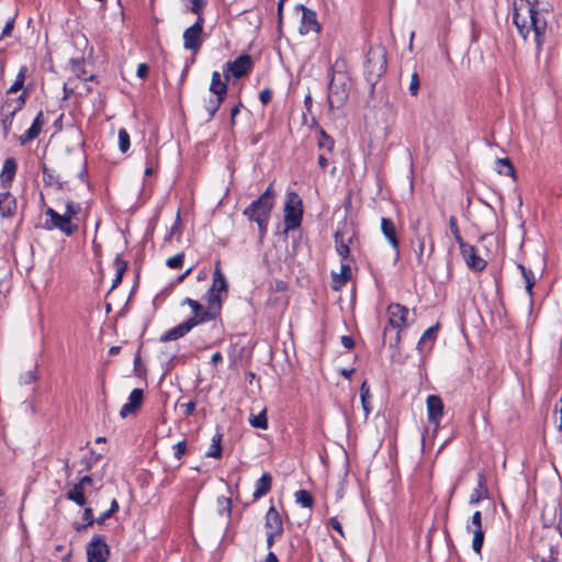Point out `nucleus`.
<instances>
[{
  "label": "nucleus",
  "mask_w": 562,
  "mask_h": 562,
  "mask_svg": "<svg viewBox=\"0 0 562 562\" xmlns=\"http://www.w3.org/2000/svg\"><path fill=\"white\" fill-rule=\"evenodd\" d=\"M513 21L519 34L527 40L532 37L537 49L540 50L546 40L547 20L530 0H518L514 4Z\"/></svg>",
  "instance_id": "nucleus-1"
},
{
  "label": "nucleus",
  "mask_w": 562,
  "mask_h": 562,
  "mask_svg": "<svg viewBox=\"0 0 562 562\" xmlns=\"http://www.w3.org/2000/svg\"><path fill=\"white\" fill-rule=\"evenodd\" d=\"M228 295V282L222 271L221 262L216 261L213 272V281L203 299L206 303L204 317L200 321L216 319L222 311L223 301Z\"/></svg>",
  "instance_id": "nucleus-2"
},
{
  "label": "nucleus",
  "mask_w": 562,
  "mask_h": 562,
  "mask_svg": "<svg viewBox=\"0 0 562 562\" xmlns=\"http://www.w3.org/2000/svg\"><path fill=\"white\" fill-rule=\"evenodd\" d=\"M80 211V204L71 200L66 202L65 212L61 214L55 209L47 206L44 213L48 218L43 227L47 231L58 229L66 236H72L79 229L78 214Z\"/></svg>",
  "instance_id": "nucleus-3"
},
{
  "label": "nucleus",
  "mask_w": 562,
  "mask_h": 562,
  "mask_svg": "<svg viewBox=\"0 0 562 562\" xmlns=\"http://www.w3.org/2000/svg\"><path fill=\"white\" fill-rule=\"evenodd\" d=\"M274 191L272 183L268 186L265 192L247 206L243 214L249 220L258 224L260 238L267 234L270 213L274 204Z\"/></svg>",
  "instance_id": "nucleus-4"
},
{
  "label": "nucleus",
  "mask_w": 562,
  "mask_h": 562,
  "mask_svg": "<svg viewBox=\"0 0 562 562\" xmlns=\"http://www.w3.org/2000/svg\"><path fill=\"white\" fill-rule=\"evenodd\" d=\"M350 86V77L347 72L331 70L327 95L330 109H340L344 106L349 97Z\"/></svg>",
  "instance_id": "nucleus-5"
},
{
  "label": "nucleus",
  "mask_w": 562,
  "mask_h": 562,
  "mask_svg": "<svg viewBox=\"0 0 562 562\" xmlns=\"http://www.w3.org/2000/svg\"><path fill=\"white\" fill-rule=\"evenodd\" d=\"M386 70V53L383 47L370 48L367 56L366 72L370 81H376Z\"/></svg>",
  "instance_id": "nucleus-6"
},
{
  "label": "nucleus",
  "mask_w": 562,
  "mask_h": 562,
  "mask_svg": "<svg viewBox=\"0 0 562 562\" xmlns=\"http://www.w3.org/2000/svg\"><path fill=\"white\" fill-rule=\"evenodd\" d=\"M302 221V200L295 192H290L284 204V224L288 231L295 229Z\"/></svg>",
  "instance_id": "nucleus-7"
},
{
  "label": "nucleus",
  "mask_w": 562,
  "mask_h": 562,
  "mask_svg": "<svg viewBox=\"0 0 562 562\" xmlns=\"http://www.w3.org/2000/svg\"><path fill=\"white\" fill-rule=\"evenodd\" d=\"M386 313L389 318V325L397 330L395 336V344L397 345L400 344L401 340V331L407 328L409 325V311L402 304L392 303L387 306Z\"/></svg>",
  "instance_id": "nucleus-8"
},
{
  "label": "nucleus",
  "mask_w": 562,
  "mask_h": 562,
  "mask_svg": "<svg viewBox=\"0 0 562 562\" xmlns=\"http://www.w3.org/2000/svg\"><path fill=\"white\" fill-rule=\"evenodd\" d=\"M203 24V16H199L196 21L183 32V48L190 50L193 55L200 50L204 42Z\"/></svg>",
  "instance_id": "nucleus-9"
},
{
  "label": "nucleus",
  "mask_w": 562,
  "mask_h": 562,
  "mask_svg": "<svg viewBox=\"0 0 562 562\" xmlns=\"http://www.w3.org/2000/svg\"><path fill=\"white\" fill-rule=\"evenodd\" d=\"M252 67L251 57L247 54L238 56L235 60L228 61L223 67V76L226 80L229 76L241 78L246 76Z\"/></svg>",
  "instance_id": "nucleus-10"
},
{
  "label": "nucleus",
  "mask_w": 562,
  "mask_h": 562,
  "mask_svg": "<svg viewBox=\"0 0 562 562\" xmlns=\"http://www.w3.org/2000/svg\"><path fill=\"white\" fill-rule=\"evenodd\" d=\"M110 554L103 536L94 535L87 547L88 562H106Z\"/></svg>",
  "instance_id": "nucleus-11"
},
{
  "label": "nucleus",
  "mask_w": 562,
  "mask_h": 562,
  "mask_svg": "<svg viewBox=\"0 0 562 562\" xmlns=\"http://www.w3.org/2000/svg\"><path fill=\"white\" fill-rule=\"evenodd\" d=\"M467 530L473 533V551L477 554H481V550L484 543V530L482 526V513L480 510L473 513L470 521L467 524Z\"/></svg>",
  "instance_id": "nucleus-12"
},
{
  "label": "nucleus",
  "mask_w": 562,
  "mask_h": 562,
  "mask_svg": "<svg viewBox=\"0 0 562 562\" xmlns=\"http://www.w3.org/2000/svg\"><path fill=\"white\" fill-rule=\"evenodd\" d=\"M297 10L302 11V20L300 25V33L307 34L310 32H319L321 25L316 19V12L306 8L303 4L296 5Z\"/></svg>",
  "instance_id": "nucleus-13"
},
{
  "label": "nucleus",
  "mask_w": 562,
  "mask_h": 562,
  "mask_svg": "<svg viewBox=\"0 0 562 562\" xmlns=\"http://www.w3.org/2000/svg\"><path fill=\"white\" fill-rule=\"evenodd\" d=\"M265 530L266 533H272L277 536L283 535V521L281 515L274 506H270L265 516Z\"/></svg>",
  "instance_id": "nucleus-14"
},
{
  "label": "nucleus",
  "mask_w": 562,
  "mask_h": 562,
  "mask_svg": "<svg viewBox=\"0 0 562 562\" xmlns=\"http://www.w3.org/2000/svg\"><path fill=\"white\" fill-rule=\"evenodd\" d=\"M467 266L476 272H481L485 269L487 262L481 256L477 255L474 246L469 245L467 248L460 251Z\"/></svg>",
  "instance_id": "nucleus-15"
},
{
  "label": "nucleus",
  "mask_w": 562,
  "mask_h": 562,
  "mask_svg": "<svg viewBox=\"0 0 562 562\" xmlns=\"http://www.w3.org/2000/svg\"><path fill=\"white\" fill-rule=\"evenodd\" d=\"M426 404L429 423L438 427L443 415V403L441 398L438 395H429L426 400Z\"/></svg>",
  "instance_id": "nucleus-16"
},
{
  "label": "nucleus",
  "mask_w": 562,
  "mask_h": 562,
  "mask_svg": "<svg viewBox=\"0 0 562 562\" xmlns=\"http://www.w3.org/2000/svg\"><path fill=\"white\" fill-rule=\"evenodd\" d=\"M143 400V390L134 389L128 396L127 403H125L120 411L121 417L126 418L128 415L135 413L140 407Z\"/></svg>",
  "instance_id": "nucleus-17"
},
{
  "label": "nucleus",
  "mask_w": 562,
  "mask_h": 562,
  "mask_svg": "<svg viewBox=\"0 0 562 562\" xmlns=\"http://www.w3.org/2000/svg\"><path fill=\"white\" fill-rule=\"evenodd\" d=\"M427 236L430 238L429 234H420L419 232H415V240H416L415 254L417 257L418 265H425L426 260L431 256V252L434 249L432 241L430 240L429 249L426 252Z\"/></svg>",
  "instance_id": "nucleus-18"
},
{
  "label": "nucleus",
  "mask_w": 562,
  "mask_h": 562,
  "mask_svg": "<svg viewBox=\"0 0 562 562\" xmlns=\"http://www.w3.org/2000/svg\"><path fill=\"white\" fill-rule=\"evenodd\" d=\"M490 497L488 488L486 485V476L483 472L477 474V486L472 491L469 505H477L481 501Z\"/></svg>",
  "instance_id": "nucleus-19"
},
{
  "label": "nucleus",
  "mask_w": 562,
  "mask_h": 562,
  "mask_svg": "<svg viewBox=\"0 0 562 562\" xmlns=\"http://www.w3.org/2000/svg\"><path fill=\"white\" fill-rule=\"evenodd\" d=\"M196 326V321H186L178 326L167 330L161 337V341L177 340L188 334L193 327Z\"/></svg>",
  "instance_id": "nucleus-20"
},
{
  "label": "nucleus",
  "mask_w": 562,
  "mask_h": 562,
  "mask_svg": "<svg viewBox=\"0 0 562 562\" xmlns=\"http://www.w3.org/2000/svg\"><path fill=\"white\" fill-rule=\"evenodd\" d=\"M381 231L384 235V237L387 239L392 248L396 251L398 255V248H400V240L397 237V229L395 227V224L392 220L382 217L381 220Z\"/></svg>",
  "instance_id": "nucleus-21"
},
{
  "label": "nucleus",
  "mask_w": 562,
  "mask_h": 562,
  "mask_svg": "<svg viewBox=\"0 0 562 562\" xmlns=\"http://www.w3.org/2000/svg\"><path fill=\"white\" fill-rule=\"evenodd\" d=\"M16 210V200L9 192L0 193V216L1 217H11L15 213Z\"/></svg>",
  "instance_id": "nucleus-22"
},
{
  "label": "nucleus",
  "mask_w": 562,
  "mask_h": 562,
  "mask_svg": "<svg viewBox=\"0 0 562 562\" xmlns=\"http://www.w3.org/2000/svg\"><path fill=\"white\" fill-rule=\"evenodd\" d=\"M333 289L339 290L342 285H345L351 278V268L350 265L346 261H342L340 265V272H333Z\"/></svg>",
  "instance_id": "nucleus-23"
},
{
  "label": "nucleus",
  "mask_w": 562,
  "mask_h": 562,
  "mask_svg": "<svg viewBox=\"0 0 562 562\" xmlns=\"http://www.w3.org/2000/svg\"><path fill=\"white\" fill-rule=\"evenodd\" d=\"M272 485V476L269 473H263L255 484V491L252 494L254 499H259L269 493Z\"/></svg>",
  "instance_id": "nucleus-24"
},
{
  "label": "nucleus",
  "mask_w": 562,
  "mask_h": 562,
  "mask_svg": "<svg viewBox=\"0 0 562 562\" xmlns=\"http://www.w3.org/2000/svg\"><path fill=\"white\" fill-rule=\"evenodd\" d=\"M335 245H336V251L341 257V260L345 261L350 254L349 248V241L351 238L348 239L345 238V233L340 229L336 231L334 234Z\"/></svg>",
  "instance_id": "nucleus-25"
},
{
  "label": "nucleus",
  "mask_w": 562,
  "mask_h": 562,
  "mask_svg": "<svg viewBox=\"0 0 562 562\" xmlns=\"http://www.w3.org/2000/svg\"><path fill=\"white\" fill-rule=\"evenodd\" d=\"M16 168L18 165L14 158L10 157L4 160L2 171L0 173V180L3 186H8L12 182L16 173Z\"/></svg>",
  "instance_id": "nucleus-26"
},
{
  "label": "nucleus",
  "mask_w": 562,
  "mask_h": 562,
  "mask_svg": "<svg viewBox=\"0 0 562 562\" xmlns=\"http://www.w3.org/2000/svg\"><path fill=\"white\" fill-rule=\"evenodd\" d=\"M226 81H227L226 79H225V81L222 80L221 74L218 71H213L211 85H210V91L214 95L226 97V94H227Z\"/></svg>",
  "instance_id": "nucleus-27"
},
{
  "label": "nucleus",
  "mask_w": 562,
  "mask_h": 562,
  "mask_svg": "<svg viewBox=\"0 0 562 562\" xmlns=\"http://www.w3.org/2000/svg\"><path fill=\"white\" fill-rule=\"evenodd\" d=\"M182 304L183 305L187 304L192 310L193 315L188 321H196V325L206 322V321H200V318L204 317V314H205V307H203V305L201 303H199L198 301H195L193 299L187 297L183 300Z\"/></svg>",
  "instance_id": "nucleus-28"
},
{
  "label": "nucleus",
  "mask_w": 562,
  "mask_h": 562,
  "mask_svg": "<svg viewBox=\"0 0 562 562\" xmlns=\"http://www.w3.org/2000/svg\"><path fill=\"white\" fill-rule=\"evenodd\" d=\"M66 497L79 506H85L87 503L85 487H82L81 484L78 483L72 485V487L67 492Z\"/></svg>",
  "instance_id": "nucleus-29"
},
{
  "label": "nucleus",
  "mask_w": 562,
  "mask_h": 562,
  "mask_svg": "<svg viewBox=\"0 0 562 562\" xmlns=\"http://www.w3.org/2000/svg\"><path fill=\"white\" fill-rule=\"evenodd\" d=\"M248 422L251 427L266 430L268 428L267 408L263 407L257 415L251 413Z\"/></svg>",
  "instance_id": "nucleus-30"
},
{
  "label": "nucleus",
  "mask_w": 562,
  "mask_h": 562,
  "mask_svg": "<svg viewBox=\"0 0 562 562\" xmlns=\"http://www.w3.org/2000/svg\"><path fill=\"white\" fill-rule=\"evenodd\" d=\"M25 104V94L22 93L18 98L14 99H7L4 103L2 104V108L4 111H9L10 114H15L19 112Z\"/></svg>",
  "instance_id": "nucleus-31"
},
{
  "label": "nucleus",
  "mask_w": 562,
  "mask_h": 562,
  "mask_svg": "<svg viewBox=\"0 0 562 562\" xmlns=\"http://www.w3.org/2000/svg\"><path fill=\"white\" fill-rule=\"evenodd\" d=\"M317 146L319 149L331 153L335 146V140L324 130H321L318 133Z\"/></svg>",
  "instance_id": "nucleus-32"
},
{
  "label": "nucleus",
  "mask_w": 562,
  "mask_h": 562,
  "mask_svg": "<svg viewBox=\"0 0 562 562\" xmlns=\"http://www.w3.org/2000/svg\"><path fill=\"white\" fill-rule=\"evenodd\" d=\"M496 165L499 175L515 177V168L508 158L496 159Z\"/></svg>",
  "instance_id": "nucleus-33"
},
{
  "label": "nucleus",
  "mask_w": 562,
  "mask_h": 562,
  "mask_svg": "<svg viewBox=\"0 0 562 562\" xmlns=\"http://www.w3.org/2000/svg\"><path fill=\"white\" fill-rule=\"evenodd\" d=\"M221 441H222V436L220 434H216L213 436L212 443L209 447V450L206 451V457L217 459L222 456Z\"/></svg>",
  "instance_id": "nucleus-34"
},
{
  "label": "nucleus",
  "mask_w": 562,
  "mask_h": 562,
  "mask_svg": "<svg viewBox=\"0 0 562 562\" xmlns=\"http://www.w3.org/2000/svg\"><path fill=\"white\" fill-rule=\"evenodd\" d=\"M438 328H439V324H436L435 326H431L429 327L428 329H426L423 334V336L420 337L418 344H417V348L422 351L424 349V346L428 342V341H434L436 336H437V331H438Z\"/></svg>",
  "instance_id": "nucleus-35"
},
{
  "label": "nucleus",
  "mask_w": 562,
  "mask_h": 562,
  "mask_svg": "<svg viewBox=\"0 0 562 562\" xmlns=\"http://www.w3.org/2000/svg\"><path fill=\"white\" fill-rule=\"evenodd\" d=\"M360 397H361L362 408L364 411V416L368 417V415L371 413V406L369 404L370 387L366 381L361 384Z\"/></svg>",
  "instance_id": "nucleus-36"
},
{
  "label": "nucleus",
  "mask_w": 562,
  "mask_h": 562,
  "mask_svg": "<svg viewBox=\"0 0 562 562\" xmlns=\"http://www.w3.org/2000/svg\"><path fill=\"white\" fill-rule=\"evenodd\" d=\"M295 501L305 508H312L314 504L312 494L306 490H299L295 493Z\"/></svg>",
  "instance_id": "nucleus-37"
},
{
  "label": "nucleus",
  "mask_w": 562,
  "mask_h": 562,
  "mask_svg": "<svg viewBox=\"0 0 562 562\" xmlns=\"http://www.w3.org/2000/svg\"><path fill=\"white\" fill-rule=\"evenodd\" d=\"M217 513L221 516L231 517L232 499L229 497L221 496L217 498Z\"/></svg>",
  "instance_id": "nucleus-38"
},
{
  "label": "nucleus",
  "mask_w": 562,
  "mask_h": 562,
  "mask_svg": "<svg viewBox=\"0 0 562 562\" xmlns=\"http://www.w3.org/2000/svg\"><path fill=\"white\" fill-rule=\"evenodd\" d=\"M26 71H27V68L25 66H22L20 68L14 82L8 90V93H15L23 88Z\"/></svg>",
  "instance_id": "nucleus-39"
},
{
  "label": "nucleus",
  "mask_w": 562,
  "mask_h": 562,
  "mask_svg": "<svg viewBox=\"0 0 562 562\" xmlns=\"http://www.w3.org/2000/svg\"><path fill=\"white\" fill-rule=\"evenodd\" d=\"M518 268L519 270L521 271V274L525 279V282H526V291L528 294L531 295V292H532V288L535 285V278H533V273L531 270L527 269L525 266L522 265H518Z\"/></svg>",
  "instance_id": "nucleus-40"
},
{
  "label": "nucleus",
  "mask_w": 562,
  "mask_h": 562,
  "mask_svg": "<svg viewBox=\"0 0 562 562\" xmlns=\"http://www.w3.org/2000/svg\"><path fill=\"white\" fill-rule=\"evenodd\" d=\"M226 97L215 95L214 98L210 99L205 105V109L210 115V117H213L214 114L220 109L222 102L225 100Z\"/></svg>",
  "instance_id": "nucleus-41"
},
{
  "label": "nucleus",
  "mask_w": 562,
  "mask_h": 562,
  "mask_svg": "<svg viewBox=\"0 0 562 562\" xmlns=\"http://www.w3.org/2000/svg\"><path fill=\"white\" fill-rule=\"evenodd\" d=\"M42 171H43V181L45 184H48V186L57 184L59 189H63V183L56 179V177L54 176V171L50 170L46 165H43Z\"/></svg>",
  "instance_id": "nucleus-42"
},
{
  "label": "nucleus",
  "mask_w": 562,
  "mask_h": 562,
  "mask_svg": "<svg viewBox=\"0 0 562 562\" xmlns=\"http://www.w3.org/2000/svg\"><path fill=\"white\" fill-rule=\"evenodd\" d=\"M119 148L122 153H126L130 149L131 140L130 134L125 128L119 130Z\"/></svg>",
  "instance_id": "nucleus-43"
},
{
  "label": "nucleus",
  "mask_w": 562,
  "mask_h": 562,
  "mask_svg": "<svg viewBox=\"0 0 562 562\" xmlns=\"http://www.w3.org/2000/svg\"><path fill=\"white\" fill-rule=\"evenodd\" d=\"M14 115L15 114H10L9 111H4V109L1 106L0 121H1V125L4 131V134L9 133V131L12 126V123H13Z\"/></svg>",
  "instance_id": "nucleus-44"
},
{
  "label": "nucleus",
  "mask_w": 562,
  "mask_h": 562,
  "mask_svg": "<svg viewBox=\"0 0 562 562\" xmlns=\"http://www.w3.org/2000/svg\"><path fill=\"white\" fill-rule=\"evenodd\" d=\"M41 133V130L37 127L31 125L30 128H27L21 136H20V143L22 145L35 139Z\"/></svg>",
  "instance_id": "nucleus-45"
},
{
  "label": "nucleus",
  "mask_w": 562,
  "mask_h": 562,
  "mask_svg": "<svg viewBox=\"0 0 562 562\" xmlns=\"http://www.w3.org/2000/svg\"><path fill=\"white\" fill-rule=\"evenodd\" d=\"M184 254L179 252L167 259L166 265L171 269H178L183 265Z\"/></svg>",
  "instance_id": "nucleus-46"
},
{
  "label": "nucleus",
  "mask_w": 562,
  "mask_h": 562,
  "mask_svg": "<svg viewBox=\"0 0 562 562\" xmlns=\"http://www.w3.org/2000/svg\"><path fill=\"white\" fill-rule=\"evenodd\" d=\"M127 262L120 255L115 257L114 268L117 276L123 277L127 269Z\"/></svg>",
  "instance_id": "nucleus-47"
},
{
  "label": "nucleus",
  "mask_w": 562,
  "mask_h": 562,
  "mask_svg": "<svg viewBox=\"0 0 562 562\" xmlns=\"http://www.w3.org/2000/svg\"><path fill=\"white\" fill-rule=\"evenodd\" d=\"M419 86H420L419 77H418V74L415 71L411 76V82H409V87H408L409 93L412 95H416L419 91Z\"/></svg>",
  "instance_id": "nucleus-48"
},
{
  "label": "nucleus",
  "mask_w": 562,
  "mask_h": 562,
  "mask_svg": "<svg viewBox=\"0 0 562 562\" xmlns=\"http://www.w3.org/2000/svg\"><path fill=\"white\" fill-rule=\"evenodd\" d=\"M187 452V441L181 440L173 446V456L177 460H181V458Z\"/></svg>",
  "instance_id": "nucleus-49"
},
{
  "label": "nucleus",
  "mask_w": 562,
  "mask_h": 562,
  "mask_svg": "<svg viewBox=\"0 0 562 562\" xmlns=\"http://www.w3.org/2000/svg\"><path fill=\"white\" fill-rule=\"evenodd\" d=\"M205 5V0H191V8L190 11L198 14L199 16H202V9Z\"/></svg>",
  "instance_id": "nucleus-50"
},
{
  "label": "nucleus",
  "mask_w": 562,
  "mask_h": 562,
  "mask_svg": "<svg viewBox=\"0 0 562 562\" xmlns=\"http://www.w3.org/2000/svg\"><path fill=\"white\" fill-rule=\"evenodd\" d=\"M196 403L194 401H189L187 403H181L180 408L183 411L186 416H190L195 411Z\"/></svg>",
  "instance_id": "nucleus-51"
},
{
  "label": "nucleus",
  "mask_w": 562,
  "mask_h": 562,
  "mask_svg": "<svg viewBox=\"0 0 562 562\" xmlns=\"http://www.w3.org/2000/svg\"><path fill=\"white\" fill-rule=\"evenodd\" d=\"M13 27H14V18H10L7 21L5 25L3 26V30H2V33H1L0 37L3 38V37H7V36L11 35V32H12Z\"/></svg>",
  "instance_id": "nucleus-52"
},
{
  "label": "nucleus",
  "mask_w": 562,
  "mask_h": 562,
  "mask_svg": "<svg viewBox=\"0 0 562 562\" xmlns=\"http://www.w3.org/2000/svg\"><path fill=\"white\" fill-rule=\"evenodd\" d=\"M83 519L86 520V525L82 526V528L87 526L93 525L95 522V519L93 518V512L91 508H86L83 512Z\"/></svg>",
  "instance_id": "nucleus-53"
},
{
  "label": "nucleus",
  "mask_w": 562,
  "mask_h": 562,
  "mask_svg": "<svg viewBox=\"0 0 562 562\" xmlns=\"http://www.w3.org/2000/svg\"><path fill=\"white\" fill-rule=\"evenodd\" d=\"M259 99L261 101V103L263 105H267L271 99H272V92L270 89H263L260 94H259Z\"/></svg>",
  "instance_id": "nucleus-54"
},
{
  "label": "nucleus",
  "mask_w": 562,
  "mask_h": 562,
  "mask_svg": "<svg viewBox=\"0 0 562 562\" xmlns=\"http://www.w3.org/2000/svg\"><path fill=\"white\" fill-rule=\"evenodd\" d=\"M329 526L333 529H335L336 531H338L341 537H345V533H344V530H342V526H341L340 521L336 517H331L329 519Z\"/></svg>",
  "instance_id": "nucleus-55"
},
{
  "label": "nucleus",
  "mask_w": 562,
  "mask_h": 562,
  "mask_svg": "<svg viewBox=\"0 0 562 562\" xmlns=\"http://www.w3.org/2000/svg\"><path fill=\"white\" fill-rule=\"evenodd\" d=\"M148 70H149V67L147 66V64L142 63V64H139V65L137 66V71H136V74H137V76H138L140 79H145V78L147 77V75H148Z\"/></svg>",
  "instance_id": "nucleus-56"
},
{
  "label": "nucleus",
  "mask_w": 562,
  "mask_h": 562,
  "mask_svg": "<svg viewBox=\"0 0 562 562\" xmlns=\"http://www.w3.org/2000/svg\"><path fill=\"white\" fill-rule=\"evenodd\" d=\"M35 374L33 371H27L24 374L21 375V383L23 384H30L35 381Z\"/></svg>",
  "instance_id": "nucleus-57"
},
{
  "label": "nucleus",
  "mask_w": 562,
  "mask_h": 562,
  "mask_svg": "<svg viewBox=\"0 0 562 562\" xmlns=\"http://www.w3.org/2000/svg\"><path fill=\"white\" fill-rule=\"evenodd\" d=\"M449 228H450L452 235L460 233V229L458 226V221H457L456 216L449 217Z\"/></svg>",
  "instance_id": "nucleus-58"
},
{
  "label": "nucleus",
  "mask_w": 562,
  "mask_h": 562,
  "mask_svg": "<svg viewBox=\"0 0 562 562\" xmlns=\"http://www.w3.org/2000/svg\"><path fill=\"white\" fill-rule=\"evenodd\" d=\"M44 123H45V121H44L43 112L40 111L37 113V115L35 116L32 125L42 131V127H43Z\"/></svg>",
  "instance_id": "nucleus-59"
},
{
  "label": "nucleus",
  "mask_w": 562,
  "mask_h": 562,
  "mask_svg": "<svg viewBox=\"0 0 562 562\" xmlns=\"http://www.w3.org/2000/svg\"><path fill=\"white\" fill-rule=\"evenodd\" d=\"M453 238L457 241V244L459 245L460 251L463 250L464 248H467V246L470 245L467 241H464V239L461 236V233H458V234L453 235Z\"/></svg>",
  "instance_id": "nucleus-60"
},
{
  "label": "nucleus",
  "mask_w": 562,
  "mask_h": 562,
  "mask_svg": "<svg viewBox=\"0 0 562 562\" xmlns=\"http://www.w3.org/2000/svg\"><path fill=\"white\" fill-rule=\"evenodd\" d=\"M266 536H267V548L268 549H271L272 546L274 544V542L281 538V536H277V535H272V533H266Z\"/></svg>",
  "instance_id": "nucleus-61"
},
{
  "label": "nucleus",
  "mask_w": 562,
  "mask_h": 562,
  "mask_svg": "<svg viewBox=\"0 0 562 562\" xmlns=\"http://www.w3.org/2000/svg\"><path fill=\"white\" fill-rule=\"evenodd\" d=\"M341 344L347 349H351L355 346L353 339L350 336H342Z\"/></svg>",
  "instance_id": "nucleus-62"
},
{
  "label": "nucleus",
  "mask_w": 562,
  "mask_h": 562,
  "mask_svg": "<svg viewBox=\"0 0 562 562\" xmlns=\"http://www.w3.org/2000/svg\"><path fill=\"white\" fill-rule=\"evenodd\" d=\"M112 516V514L106 510V512H103L99 515V517L95 519V522L99 524V525H103L104 521L110 518Z\"/></svg>",
  "instance_id": "nucleus-63"
},
{
  "label": "nucleus",
  "mask_w": 562,
  "mask_h": 562,
  "mask_svg": "<svg viewBox=\"0 0 562 562\" xmlns=\"http://www.w3.org/2000/svg\"><path fill=\"white\" fill-rule=\"evenodd\" d=\"M262 562H279L276 554L272 552V551H269V553L267 554V557L265 558V560Z\"/></svg>",
  "instance_id": "nucleus-64"
}]
</instances>
